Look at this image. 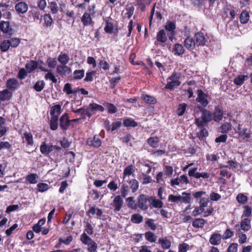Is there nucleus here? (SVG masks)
Listing matches in <instances>:
<instances>
[{"label": "nucleus", "instance_id": "obj_1", "mask_svg": "<svg viewBox=\"0 0 252 252\" xmlns=\"http://www.w3.org/2000/svg\"><path fill=\"white\" fill-rule=\"evenodd\" d=\"M95 7V4L89 5L87 10L83 13L81 20L84 27L94 24L93 18L95 17L96 14Z\"/></svg>", "mask_w": 252, "mask_h": 252}, {"label": "nucleus", "instance_id": "obj_2", "mask_svg": "<svg viewBox=\"0 0 252 252\" xmlns=\"http://www.w3.org/2000/svg\"><path fill=\"white\" fill-rule=\"evenodd\" d=\"M181 75L179 72H173L171 76L167 79V84L165 86V89H168L170 91L174 90L175 88H177L181 85Z\"/></svg>", "mask_w": 252, "mask_h": 252}, {"label": "nucleus", "instance_id": "obj_3", "mask_svg": "<svg viewBox=\"0 0 252 252\" xmlns=\"http://www.w3.org/2000/svg\"><path fill=\"white\" fill-rule=\"evenodd\" d=\"M212 120V113L207 109H203L201 111V116L195 118V124L198 127H202Z\"/></svg>", "mask_w": 252, "mask_h": 252}, {"label": "nucleus", "instance_id": "obj_4", "mask_svg": "<svg viewBox=\"0 0 252 252\" xmlns=\"http://www.w3.org/2000/svg\"><path fill=\"white\" fill-rule=\"evenodd\" d=\"M182 194L183 196L180 195L170 194L168 197V201L174 204H178L180 202H183L186 204L189 203L190 201V194L186 192H183Z\"/></svg>", "mask_w": 252, "mask_h": 252}, {"label": "nucleus", "instance_id": "obj_5", "mask_svg": "<svg viewBox=\"0 0 252 252\" xmlns=\"http://www.w3.org/2000/svg\"><path fill=\"white\" fill-rule=\"evenodd\" d=\"M80 241L83 244L88 246L87 250L89 252H95L97 248V244L93 241L92 238L87 235L86 233H83L80 235Z\"/></svg>", "mask_w": 252, "mask_h": 252}, {"label": "nucleus", "instance_id": "obj_6", "mask_svg": "<svg viewBox=\"0 0 252 252\" xmlns=\"http://www.w3.org/2000/svg\"><path fill=\"white\" fill-rule=\"evenodd\" d=\"M59 149L60 148L56 145L47 144L45 142H42L40 146V152L45 156L48 155L54 149Z\"/></svg>", "mask_w": 252, "mask_h": 252}, {"label": "nucleus", "instance_id": "obj_7", "mask_svg": "<svg viewBox=\"0 0 252 252\" xmlns=\"http://www.w3.org/2000/svg\"><path fill=\"white\" fill-rule=\"evenodd\" d=\"M197 96L196 101L201 104L203 107H206L209 103L208 100V95L205 94L202 90L198 89L197 91Z\"/></svg>", "mask_w": 252, "mask_h": 252}, {"label": "nucleus", "instance_id": "obj_8", "mask_svg": "<svg viewBox=\"0 0 252 252\" xmlns=\"http://www.w3.org/2000/svg\"><path fill=\"white\" fill-rule=\"evenodd\" d=\"M166 31L168 32L167 33L169 38L172 40L173 37L175 34V30L176 29L175 23L173 21H167L164 26Z\"/></svg>", "mask_w": 252, "mask_h": 252}, {"label": "nucleus", "instance_id": "obj_9", "mask_svg": "<svg viewBox=\"0 0 252 252\" xmlns=\"http://www.w3.org/2000/svg\"><path fill=\"white\" fill-rule=\"evenodd\" d=\"M195 42L197 46H204L208 40V37L205 33L199 32L195 34Z\"/></svg>", "mask_w": 252, "mask_h": 252}, {"label": "nucleus", "instance_id": "obj_10", "mask_svg": "<svg viewBox=\"0 0 252 252\" xmlns=\"http://www.w3.org/2000/svg\"><path fill=\"white\" fill-rule=\"evenodd\" d=\"M147 201L146 195L144 194H140L137 198V208H139L142 210H147L148 208Z\"/></svg>", "mask_w": 252, "mask_h": 252}, {"label": "nucleus", "instance_id": "obj_11", "mask_svg": "<svg viewBox=\"0 0 252 252\" xmlns=\"http://www.w3.org/2000/svg\"><path fill=\"white\" fill-rule=\"evenodd\" d=\"M15 10L18 14H25L28 10L29 6L25 1H18L14 6Z\"/></svg>", "mask_w": 252, "mask_h": 252}, {"label": "nucleus", "instance_id": "obj_12", "mask_svg": "<svg viewBox=\"0 0 252 252\" xmlns=\"http://www.w3.org/2000/svg\"><path fill=\"white\" fill-rule=\"evenodd\" d=\"M167 40V36L164 30H160L157 34L155 45L158 46L160 43H165Z\"/></svg>", "mask_w": 252, "mask_h": 252}, {"label": "nucleus", "instance_id": "obj_13", "mask_svg": "<svg viewBox=\"0 0 252 252\" xmlns=\"http://www.w3.org/2000/svg\"><path fill=\"white\" fill-rule=\"evenodd\" d=\"M212 114V119L215 122H220L223 117V111L221 107L219 106L216 107Z\"/></svg>", "mask_w": 252, "mask_h": 252}, {"label": "nucleus", "instance_id": "obj_14", "mask_svg": "<svg viewBox=\"0 0 252 252\" xmlns=\"http://www.w3.org/2000/svg\"><path fill=\"white\" fill-rule=\"evenodd\" d=\"M6 86L8 90L14 91L19 88L20 83L17 79L10 78L7 80Z\"/></svg>", "mask_w": 252, "mask_h": 252}, {"label": "nucleus", "instance_id": "obj_15", "mask_svg": "<svg viewBox=\"0 0 252 252\" xmlns=\"http://www.w3.org/2000/svg\"><path fill=\"white\" fill-rule=\"evenodd\" d=\"M56 71L62 76L67 75L71 72V69L66 65L60 64L57 66Z\"/></svg>", "mask_w": 252, "mask_h": 252}, {"label": "nucleus", "instance_id": "obj_16", "mask_svg": "<svg viewBox=\"0 0 252 252\" xmlns=\"http://www.w3.org/2000/svg\"><path fill=\"white\" fill-rule=\"evenodd\" d=\"M60 127L63 130H66L68 128L70 123L68 119V114L65 113L62 115L60 119Z\"/></svg>", "mask_w": 252, "mask_h": 252}, {"label": "nucleus", "instance_id": "obj_17", "mask_svg": "<svg viewBox=\"0 0 252 252\" xmlns=\"http://www.w3.org/2000/svg\"><path fill=\"white\" fill-rule=\"evenodd\" d=\"M0 30L3 33H7L8 35H12V29L10 27L8 21H1L0 22Z\"/></svg>", "mask_w": 252, "mask_h": 252}, {"label": "nucleus", "instance_id": "obj_18", "mask_svg": "<svg viewBox=\"0 0 252 252\" xmlns=\"http://www.w3.org/2000/svg\"><path fill=\"white\" fill-rule=\"evenodd\" d=\"M251 220L249 218H243L240 222V228H239L238 231H240L242 230L244 231H248L251 227Z\"/></svg>", "mask_w": 252, "mask_h": 252}, {"label": "nucleus", "instance_id": "obj_19", "mask_svg": "<svg viewBox=\"0 0 252 252\" xmlns=\"http://www.w3.org/2000/svg\"><path fill=\"white\" fill-rule=\"evenodd\" d=\"M123 203V200L120 195H117L114 197L112 204L114 210L116 211H119L122 208Z\"/></svg>", "mask_w": 252, "mask_h": 252}, {"label": "nucleus", "instance_id": "obj_20", "mask_svg": "<svg viewBox=\"0 0 252 252\" xmlns=\"http://www.w3.org/2000/svg\"><path fill=\"white\" fill-rule=\"evenodd\" d=\"M87 143L89 146L98 148L101 146V141L98 136L95 135L93 138H88L87 140Z\"/></svg>", "mask_w": 252, "mask_h": 252}, {"label": "nucleus", "instance_id": "obj_21", "mask_svg": "<svg viewBox=\"0 0 252 252\" xmlns=\"http://www.w3.org/2000/svg\"><path fill=\"white\" fill-rule=\"evenodd\" d=\"M149 202L153 208H161L163 205V203L161 200L157 199L155 196H151L149 198Z\"/></svg>", "mask_w": 252, "mask_h": 252}, {"label": "nucleus", "instance_id": "obj_22", "mask_svg": "<svg viewBox=\"0 0 252 252\" xmlns=\"http://www.w3.org/2000/svg\"><path fill=\"white\" fill-rule=\"evenodd\" d=\"M222 236L220 234L214 233L210 237L209 242L212 245H219L221 242Z\"/></svg>", "mask_w": 252, "mask_h": 252}, {"label": "nucleus", "instance_id": "obj_23", "mask_svg": "<svg viewBox=\"0 0 252 252\" xmlns=\"http://www.w3.org/2000/svg\"><path fill=\"white\" fill-rule=\"evenodd\" d=\"M158 243L163 249H168L171 247V241L166 237H161L158 239Z\"/></svg>", "mask_w": 252, "mask_h": 252}, {"label": "nucleus", "instance_id": "obj_24", "mask_svg": "<svg viewBox=\"0 0 252 252\" xmlns=\"http://www.w3.org/2000/svg\"><path fill=\"white\" fill-rule=\"evenodd\" d=\"M12 95V94L8 89H5L0 92V101L8 100Z\"/></svg>", "mask_w": 252, "mask_h": 252}, {"label": "nucleus", "instance_id": "obj_25", "mask_svg": "<svg viewBox=\"0 0 252 252\" xmlns=\"http://www.w3.org/2000/svg\"><path fill=\"white\" fill-rule=\"evenodd\" d=\"M206 222V220L202 218L195 219L192 223V225L195 228H203Z\"/></svg>", "mask_w": 252, "mask_h": 252}, {"label": "nucleus", "instance_id": "obj_26", "mask_svg": "<svg viewBox=\"0 0 252 252\" xmlns=\"http://www.w3.org/2000/svg\"><path fill=\"white\" fill-rule=\"evenodd\" d=\"M195 45H196V42L190 37H187L184 41L185 46L189 49H193Z\"/></svg>", "mask_w": 252, "mask_h": 252}, {"label": "nucleus", "instance_id": "obj_27", "mask_svg": "<svg viewBox=\"0 0 252 252\" xmlns=\"http://www.w3.org/2000/svg\"><path fill=\"white\" fill-rule=\"evenodd\" d=\"M123 125L126 127H136L138 124L131 118H126L124 119Z\"/></svg>", "mask_w": 252, "mask_h": 252}, {"label": "nucleus", "instance_id": "obj_28", "mask_svg": "<svg viewBox=\"0 0 252 252\" xmlns=\"http://www.w3.org/2000/svg\"><path fill=\"white\" fill-rule=\"evenodd\" d=\"M26 69L28 73H31L37 68L36 61L31 60L27 63L25 66Z\"/></svg>", "mask_w": 252, "mask_h": 252}, {"label": "nucleus", "instance_id": "obj_29", "mask_svg": "<svg viewBox=\"0 0 252 252\" xmlns=\"http://www.w3.org/2000/svg\"><path fill=\"white\" fill-rule=\"evenodd\" d=\"M248 79L247 75H239L234 79V83L237 86H241L244 81Z\"/></svg>", "mask_w": 252, "mask_h": 252}, {"label": "nucleus", "instance_id": "obj_30", "mask_svg": "<svg viewBox=\"0 0 252 252\" xmlns=\"http://www.w3.org/2000/svg\"><path fill=\"white\" fill-rule=\"evenodd\" d=\"M23 138L28 146H32L33 144V136L31 133L26 132L23 133Z\"/></svg>", "mask_w": 252, "mask_h": 252}, {"label": "nucleus", "instance_id": "obj_31", "mask_svg": "<svg viewBox=\"0 0 252 252\" xmlns=\"http://www.w3.org/2000/svg\"><path fill=\"white\" fill-rule=\"evenodd\" d=\"M58 60L61 64L66 65L69 62V57L66 54L61 53L58 56Z\"/></svg>", "mask_w": 252, "mask_h": 252}, {"label": "nucleus", "instance_id": "obj_32", "mask_svg": "<svg viewBox=\"0 0 252 252\" xmlns=\"http://www.w3.org/2000/svg\"><path fill=\"white\" fill-rule=\"evenodd\" d=\"M38 176L36 174L31 173L26 177V180L30 184H34L37 182Z\"/></svg>", "mask_w": 252, "mask_h": 252}, {"label": "nucleus", "instance_id": "obj_33", "mask_svg": "<svg viewBox=\"0 0 252 252\" xmlns=\"http://www.w3.org/2000/svg\"><path fill=\"white\" fill-rule=\"evenodd\" d=\"M244 210L241 216V218H249L252 215V209L249 205H246L243 207Z\"/></svg>", "mask_w": 252, "mask_h": 252}, {"label": "nucleus", "instance_id": "obj_34", "mask_svg": "<svg viewBox=\"0 0 252 252\" xmlns=\"http://www.w3.org/2000/svg\"><path fill=\"white\" fill-rule=\"evenodd\" d=\"M141 99L148 104H155L157 102L156 99L154 96L147 94H142Z\"/></svg>", "mask_w": 252, "mask_h": 252}, {"label": "nucleus", "instance_id": "obj_35", "mask_svg": "<svg viewBox=\"0 0 252 252\" xmlns=\"http://www.w3.org/2000/svg\"><path fill=\"white\" fill-rule=\"evenodd\" d=\"M129 192V187L126 183L122 184L120 188V193L123 197H126Z\"/></svg>", "mask_w": 252, "mask_h": 252}, {"label": "nucleus", "instance_id": "obj_36", "mask_svg": "<svg viewBox=\"0 0 252 252\" xmlns=\"http://www.w3.org/2000/svg\"><path fill=\"white\" fill-rule=\"evenodd\" d=\"M126 201L128 208L134 210L137 209V203H135L133 197H127L126 198Z\"/></svg>", "mask_w": 252, "mask_h": 252}, {"label": "nucleus", "instance_id": "obj_37", "mask_svg": "<svg viewBox=\"0 0 252 252\" xmlns=\"http://www.w3.org/2000/svg\"><path fill=\"white\" fill-rule=\"evenodd\" d=\"M127 182L129 184V188L131 189L132 192H135L139 188V183L136 179H132Z\"/></svg>", "mask_w": 252, "mask_h": 252}, {"label": "nucleus", "instance_id": "obj_38", "mask_svg": "<svg viewBox=\"0 0 252 252\" xmlns=\"http://www.w3.org/2000/svg\"><path fill=\"white\" fill-rule=\"evenodd\" d=\"M89 108L91 111L93 112L96 111L103 112L104 110V108L102 106L94 103H90L89 105Z\"/></svg>", "mask_w": 252, "mask_h": 252}, {"label": "nucleus", "instance_id": "obj_39", "mask_svg": "<svg viewBox=\"0 0 252 252\" xmlns=\"http://www.w3.org/2000/svg\"><path fill=\"white\" fill-rule=\"evenodd\" d=\"M58 118L57 116H52L51 118L50 126L52 130H56L58 127Z\"/></svg>", "mask_w": 252, "mask_h": 252}, {"label": "nucleus", "instance_id": "obj_40", "mask_svg": "<svg viewBox=\"0 0 252 252\" xmlns=\"http://www.w3.org/2000/svg\"><path fill=\"white\" fill-rule=\"evenodd\" d=\"M238 132L239 135L244 139H248L250 137V133L248 132L247 128H241L239 126L238 127Z\"/></svg>", "mask_w": 252, "mask_h": 252}, {"label": "nucleus", "instance_id": "obj_41", "mask_svg": "<svg viewBox=\"0 0 252 252\" xmlns=\"http://www.w3.org/2000/svg\"><path fill=\"white\" fill-rule=\"evenodd\" d=\"M250 15L248 12L244 10L242 12L240 16V21L242 24L248 23L249 20Z\"/></svg>", "mask_w": 252, "mask_h": 252}, {"label": "nucleus", "instance_id": "obj_42", "mask_svg": "<svg viewBox=\"0 0 252 252\" xmlns=\"http://www.w3.org/2000/svg\"><path fill=\"white\" fill-rule=\"evenodd\" d=\"M143 220V217L139 214H134L131 217L130 220L134 223H140Z\"/></svg>", "mask_w": 252, "mask_h": 252}, {"label": "nucleus", "instance_id": "obj_43", "mask_svg": "<svg viewBox=\"0 0 252 252\" xmlns=\"http://www.w3.org/2000/svg\"><path fill=\"white\" fill-rule=\"evenodd\" d=\"M45 83L43 80L37 81L33 86V89L37 92H41L44 88Z\"/></svg>", "mask_w": 252, "mask_h": 252}, {"label": "nucleus", "instance_id": "obj_44", "mask_svg": "<svg viewBox=\"0 0 252 252\" xmlns=\"http://www.w3.org/2000/svg\"><path fill=\"white\" fill-rule=\"evenodd\" d=\"M145 237L147 241L151 243L155 242L157 240V236L154 233L151 231L146 232L145 233Z\"/></svg>", "mask_w": 252, "mask_h": 252}, {"label": "nucleus", "instance_id": "obj_45", "mask_svg": "<svg viewBox=\"0 0 252 252\" xmlns=\"http://www.w3.org/2000/svg\"><path fill=\"white\" fill-rule=\"evenodd\" d=\"M61 106L60 105H56L51 108L50 114L52 116H57L60 114Z\"/></svg>", "mask_w": 252, "mask_h": 252}, {"label": "nucleus", "instance_id": "obj_46", "mask_svg": "<svg viewBox=\"0 0 252 252\" xmlns=\"http://www.w3.org/2000/svg\"><path fill=\"white\" fill-rule=\"evenodd\" d=\"M232 129V125L229 123H225L222 124L220 127V132L222 133H226Z\"/></svg>", "mask_w": 252, "mask_h": 252}, {"label": "nucleus", "instance_id": "obj_47", "mask_svg": "<svg viewBox=\"0 0 252 252\" xmlns=\"http://www.w3.org/2000/svg\"><path fill=\"white\" fill-rule=\"evenodd\" d=\"M10 44L8 39L4 40L0 44V49L3 52H6L10 47Z\"/></svg>", "mask_w": 252, "mask_h": 252}, {"label": "nucleus", "instance_id": "obj_48", "mask_svg": "<svg viewBox=\"0 0 252 252\" xmlns=\"http://www.w3.org/2000/svg\"><path fill=\"white\" fill-rule=\"evenodd\" d=\"M46 63L50 68H54L57 66V61L55 58L49 57L47 58Z\"/></svg>", "mask_w": 252, "mask_h": 252}, {"label": "nucleus", "instance_id": "obj_49", "mask_svg": "<svg viewBox=\"0 0 252 252\" xmlns=\"http://www.w3.org/2000/svg\"><path fill=\"white\" fill-rule=\"evenodd\" d=\"M49 189V185L46 183H40L37 185V189L38 191L43 192Z\"/></svg>", "mask_w": 252, "mask_h": 252}, {"label": "nucleus", "instance_id": "obj_50", "mask_svg": "<svg viewBox=\"0 0 252 252\" xmlns=\"http://www.w3.org/2000/svg\"><path fill=\"white\" fill-rule=\"evenodd\" d=\"M113 24L110 22L108 20H105V26L104 31L105 32L110 33H112L113 30Z\"/></svg>", "mask_w": 252, "mask_h": 252}, {"label": "nucleus", "instance_id": "obj_51", "mask_svg": "<svg viewBox=\"0 0 252 252\" xmlns=\"http://www.w3.org/2000/svg\"><path fill=\"white\" fill-rule=\"evenodd\" d=\"M236 199L239 203L245 204L248 201V197L243 193H239L237 195Z\"/></svg>", "mask_w": 252, "mask_h": 252}, {"label": "nucleus", "instance_id": "obj_52", "mask_svg": "<svg viewBox=\"0 0 252 252\" xmlns=\"http://www.w3.org/2000/svg\"><path fill=\"white\" fill-rule=\"evenodd\" d=\"M134 172V167L132 165L127 166L124 171V178L126 176H130Z\"/></svg>", "mask_w": 252, "mask_h": 252}, {"label": "nucleus", "instance_id": "obj_53", "mask_svg": "<svg viewBox=\"0 0 252 252\" xmlns=\"http://www.w3.org/2000/svg\"><path fill=\"white\" fill-rule=\"evenodd\" d=\"M175 54L180 55L184 54L185 50L183 46L180 44H176L174 46Z\"/></svg>", "mask_w": 252, "mask_h": 252}, {"label": "nucleus", "instance_id": "obj_54", "mask_svg": "<svg viewBox=\"0 0 252 252\" xmlns=\"http://www.w3.org/2000/svg\"><path fill=\"white\" fill-rule=\"evenodd\" d=\"M145 223L152 230H155L157 228V224L155 223L154 220L152 219H148Z\"/></svg>", "mask_w": 252, "mask_h": 252}, {"label": "nucleus", "instance_id": "obj_55", "mask_svg": "<svg viewBox=\"0 0 252 252\" xmlns=\"http://www.w3.org/2000/svg\"><path fill=\"white\" fill-rule=\"evenodd\" d=\"M148 144L153 148H156L158 146V140L157 137H150L148 140Z\"/></svg>", "mask_w": 252, "mask_h": 252}, {"label": "nucleus", "instance_id": "obj_56", "mask_svg": "<svg viewBox=\"0 0 252 252\" xmlns=\"http://www.w3.org/2000/svg\"><path fill=\"white\" fill-rule=\"evenodd\" d=\"M85 71L83 69L76 70L73 72L74 78L75 79H81L84 76Z\"/></svg>", "mask_w": 252, "mask_h": 252}, {"label": "nucleus", "instance_id": "obj_57", "mask_svg": "<svg viewBox=\"0 0 252 252\" xmlns=\"http://www.w3.org/2000/svg\"><path fill=\"white\" fill-rule=\"evenodd\" d=\"M36 64L37 66V68H38L42 71L44 72H48V69L45 67V64L43 61L42 60H38L36 61Z\"/></svg>", "mask_w": 252, "mask_h": 252}, {"label": "nucleus", "instance_id": "obj_58", "mask_svg": "<svg viewBox=\"0 0 252 252\" xmlns=\"http://www.w3.org/2000/svg\"><path fill=\"white\" fill-rule=\"evenodd\" d=\"M87 233V235H93L94 233V227L89 222H87L85 226L84 232Z\"/></svg>", "mask_w": 252, "mask_h": 252}, {"label": "nucleus", "instance_id": "obj_59", "mask_svg": "<svg viewBox=\"0 0 252 252\" xmlns=\"http://www.w3.org/2000/svg\"><path fill=\"white\" fill-rule=\"evenodd\" d=\"M106 107L108 109V113L110 114H114L117 112V108L112 103H107L106 104Z\"/></svg>", "mask_w": 252, "mask_h": 252}, {"label": "nucleus", "instance_id": "obj_60", "mask_svg": "<svg viewBox=\"0 0 252 252\" xmlns=\"http://www.w3.org/2000/svg\"><path fill=\"white\" fill-rule=\"evenodd\" d=\"M45 24L47 27L51 26L53 22V19L49 14H46L44 16Z\"/></svg>", "mask_w": 252, "mask_h": 252}, {"label": "nucleus", "instance_id": "obj_61", "mask_svg": "<svg viewBox=\"0 0 252 252\" xmlns=\"http://www.w3.org/2000/svg\"><path fill=\"white\" fill-rule=\"evenodd\" d=\"M73 238L72 236H68L66 238H60L59 239V244L63 243L66 245H68L70 242L72 241Z\"/></svg>", "mask_w": 252, "mask_h": 252}, {"label": "nucleus", "instance_id": "obj_62", "mask_svg": "<svg viewBox=\"0 0 252 252\" xmlns=\"http://www.w3.org/2000/svg\"><path fill=\"white\" fill-rule=\"evenodd\" d=\"M209 202V199L208 198H201L199 202V206L201 209H204L205 210V208L208 205V204Z\"/></svg>", "mask_w": 252, "mask_h": 252}, {"label": "nucleus", "instance_id": "obj_63", "mask_svg": "<svg viewBox=\"0 0 252 252\" xmlns=\"http://www.w3.org/2000/svg\"><path fill=\"white\" fill-rule=\"evenodd\" d=\"M187 107V104L181 103L179 105L177 109V114L178 116H182L185 113Z\"/></svg>", "mask_w": 252, "mask_h": 252}, {"label": "nucleus", "instance_id": "obj_64", "mask_svg": "<svg viewBox=\"0 0 252 252\" xmlns=\"http://www.w3.org/2000/svg\"><path fill=\"white\" fill-rule=\"evenodd\" d=\"M189 249V246L185 243L180 244L178 247V252H187Z\"/></svg>", "mask_w": 252, "mask_h": 252}]
</instances>
